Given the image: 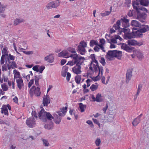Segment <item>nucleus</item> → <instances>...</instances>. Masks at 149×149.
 <instances>
[{"mask_svg":"<svg viewBox=\"0 0 149 149\" xmlns=\"http://www.w3.org/2000/svg\"><path fill=\"white\" fill-rule=\"evenodd\" d=\"M136 40H129L127 41L128 44L129 45H135Z\"/></svg>","mask_w":149,"mask_h":149,"instance_id":"f704fd0d","label":"nucleus"},{"mask_svg":"<svg viewBox=\"0 0 149 149\" xmlns=\"http://www.w3.org/2000/svg\"><path fill=\"white\" fill-rule=\"evenodd\" d=\"M56 117L55 118H54V121L55 123L57 124H58L60 123L61 120V117L58 116L56 114Z\"/></svg>","mask_w":149,"mask_h":149,"instance_id":"393cba45","label":"nucleus"},{"mask_svg":"<svg viewBox=\"0 0 149 149\" xmlns=\"http://www.w3.org/2000/svg\"><path fill=\"white\" fill-rule=\"evenodd\" d=\"M140 6V0H136L134 2H132V6L134 10L138 11V10H142L145 11L146 13L148 12V10L146 8L141 7Z\"/></svg>","mask_w":149,"mask_h":149,"instance_id":"39448f33","label":"nucleus"},{"mask_svg":"<svg viewBox=\"0 0 149 149\" xmlns=\"http://www.w3.org/2000/svg\"><path fill=\"white\" fill-rule=\"evenodd\" d=\"M137 14V11L135 10H130L127 14V15L130 17H132L136 18Z\"/></svg>","mask_w":149,"mask_h":149,"instance_id":"f3484780","label":"nucleus"},{"mask_svg":"<svg viewBox=\"0 0 149 149\" xmlns=\"http://www.w3.org/2000/svg\"><path fill=\"white\" fill-rule=\"evenodd\" d=\"M45 67L44 66H41L39 68V72L40 73H42L43 70L45 69Z\"/></svg>","mask_w":149,"mask_h":149,"instance_id":"5fc2aeb1","label":"nucleus"},{"mask_svg":"<svg viewBox=\"0 0 149 149\" xmlns=\"http://www.w3.org/2000/svg\"><path fill=\"white\" fill-rule=\"evenodd\" d=\"M100 62L102 64L103 66H104L106 64L105 59L103 57H101Z\"/></svg>","mask_w":149,"mask_h":149,"instance_id":"37998d69","label":"nucleus"},{"mask_svg":"<svg viewBox=\"0 0 149 149\" xmlns=\"http://www.w3.org/2000/svg\"><path fill=\"white\" fill-rule=\"evenodd\" d=\"M132 30L133 32L134 35V38H138L142 37L143 36L142 33L140 31L139 29L137 30L136 28H133L132 29Z\"/></svg>","mask_w":149,"mask_h":149,"instance_id":"f8f14e48","label":"nucleus"},{"mask_svg":"<svg viewBox=\"0 0 149 149\" xmlns=\"http://www.w3.org/2000/svg\"><path fill=\"white\" fill-rule=\"evenodd\" d=\"M84 61H79L76 64V65L72 69V71L73 72L77 74H81V65H82Z\"/></svg>","mask_w":149,"mask_h":149,"instance_id":"423d86ee","label":"nucleus"},{"mask_svg":"<svg viewBox=\"0 0 149 149\" xmlns=\"http://www.w3.org/2000/svg\"><path fill=\"white\" fill-rule=\"evenodd\" d=\"M116 51V50H109L108 52L107 53V55H106V58L107 56H108L109 57H107V58L109 60H111V58H113L115 57L116 54L115 52Z\"/></svg>","mask_w":149,"mask_h":149,"instance_id":"2eb2a0df","label":"nucleus"},{"mask_svg":"<svg viewBox=\"0 0 149 149\" xmlns=\"http://www.w3.org/2000/svg\"><path fill=\"white\" fill-rule=\"evenodd\" d=\"M39 67V66L38 65H36L33 67L32 69L34 71L36 72H38L39 71L38 68Z\"/></svg>","mask_w":149,"mask_h":149,"instance_id":"49530a36","label":"nucleus"},{"mask_svg":"<svg viewBox=\"0 0 149 149\" xmlns=\"http://www.w3.org/2000/svg\"><path fill=\"white\" fill-rule=\"evenodd\" d=\"M8 47H5L2 51V53L3 54H8L7 53Z\"/></svg>","mask_w":149,"mask_h":149,"instance_id":"de8ad7c7","label":"nucleus"},{"mask_svg":"<svg viewBox=\"0 0 149 149\" xmlns=\"http://www.w3.org/2000/svg\"><path fill=\"white\" fill-rule=\"evenodd\" d=\"M136 54L138 58L139 59H141L143 58V56L142 52L140 51L136 52Z\"/></svg>","mask_w":149,"mask_h":149,"instance_id":"cd10ccee","label":"nucleus"},{"mask_svg":"<svg viewBox=\"0 0 149 149\" xmlns=\"http://www.w3.org/2000/svg\"><path fill=\"white\" fill-rule=\"evenodd\" d=\"M49 58L48 62L49 63H52L53 62L54 57L52 55H49Z\"/></svg>","mask_w":149,"mask_h":149,"instance_id":"ea45409f","label":"nucleus"},{"mask_svg":"<svg viewBox=\"0 0 149 149\" xmlns=\"http://www.w3.org/2000/svg\"><path fill=\"white\" fill-rule=\"evenodd\" d=\"M13 72V73L17 76V77H19L20 75V72H17L16 70H14Z\"/></svg>","mask_w":149,"mask_h":149,"instance_id":"680f3d73","label":"nucleus"},{"mask_svg":"<svg viewBox=\"0 0 149 149\" xmlns=\"http://www.w3.org/2000/svg\"><path fill=\"white\" fill-rule=\"evenodd\" d=\"M68 109V107H63L62 108L61 111L63 113L65 114L67 112Z\"/></svg>","mask_w":149,"mask_h":149,"instance_id":"603ef678","label":"nucleus"},{"mask_svg":"<svg viewBox=\"0 0 149 149\" xmlns=\"http://www.w3.org/2000/svg\"><path fill=\"white\" fill-rule=\"evenodd\" d=\"M98 88V85H96L95 84H92L90 87V89L91 90L93 91L97 90Z\"/></svg>","mask_w":149,"mask_h":149,"instance_id":"c9c22d12","label":"nucleus"},{"mask_svg":"<svg viewBox=\"0 0 149 149\" xmlns=\"http://www.w3.org/2000/svg\"><path fill=\"white\" fill-rule=\"evenodd\" d=\"M132 75V70L130 69L128 70L126 74L125 82L126 84L128 83L130 80Z\"/></svg>","mask_w":149,"mask_h":149,"instance_id":"ddd939ff","label":"nucleus"},{"mask_svg":"<svg viewBox=\"0 0 149 149\" xmlns=\"http://www.w3.org/2000/svg\"><path fill=\"white\" fill-rule=\"evenodd\" d=\"M59 5V3L53 1L48 3L46 5V7L48 9H51L53 8H56Z\"/></svg>","mask_w":149,"mask_h":149,"instance_id":"1a4fd4ad","label":"nucleus"},{"mask_svg":"<svg viewBox=\"0 0 149 149\" xmlns=\"http://www.w3.org/2000/svg\"><path fill=\"white\" fill-rule=\"evenodd\" d=\"M9 58L11 60H12L13 61V60L15 59V56L13 55H12L10 54H8V56Z\"/></svg>","mask_w":149,"mask_h":149,"instance_id":"e2e57ef3","label":"nucleus"},{"mask_svg":"<svg viewBox=\"0 0 149 149\" xmlns=\"http://www.w3.org/2000/svg\"><path fill=\"white\" fill-rule=\"evenodd\" d=\"M6 7L2 5H1L0 7V14L1 13H4Z\"/></svg>","mask_w":149,"mask_h":149,"instance_id":"4c0bfd02","label":"nucleus"},{"mask_svg":"<svg viewBox=\"0 0 149 149\" xmlns=\"http://www.w3.org/2000/svg\"><path fill=\"white\" fill-rule=\"evenodd\" d=\"M1 88L3 91H7L8 88V86L5 84H3L1 85Z\"/></svg>","mask_w":149,"mask_h":149,"instance_id":"79ce46f5","label":"nucleus"},{"mask_svg":"<svg viewBox=\"0 0 149 149\" xmlns=\"http://www.w3.org/2000/svg\"><path fill=\"white\" fill-rule=\"evenodd\" d=\"M50 99H47V98H43L42 104L44 107H47L48 104L50 102Z\"/></svg>","mask_w":149,"mask_h":149,"instance_id":"4be33fe9","label":"nucleus"},{"mask_svg":"<svg viewBox=\"0 0 149 149\" xmlns=\"http://www.w3.org/2000/svg\"><path fill=\"white\" fill-rule=\"evenodd\" d=\"M70 57L72 58L73 60L71 61H68L67 64V65H70L71 66H72L75 64H77L78 62L81 60H85V58L84 57L80 56L79 57L78 55L77 54H72L70 55Z\"/></svg>","mask_w":149,"mask_h":149,"instance_id":"f03ea898","label":"nucleus"},{"mask_svg":"<svg viewBox=\"0 0 149 149\" xmlns=\"http://www.w3.org/2000/svg\"><path fill=\"white\" fill-rule=\"evenodd\" d=\"M41 110L38 113L39 118L44 122H47L44 124V128L48 130H50L53 128L54 123L52 121L54 117L49 112H46L42 106L40 107Z\"/></svg>","mask_w":149,"mask_h":149,"instance_id":"f257e3e1","label":"nucleus"},{"mask_svg":"<svg viewBox=\"0 0 149 149\" xmlns=\"http://www.w3.org/2000/svg\"><path fill=\"white\" fill-rule=\"evenodd\" d=\"M93 72L96 73L98 71V68L95 65V64H93Z\"/></svg>","mask_w":149,"mask_h":149,"instance_id":"3c124183","label":"nucleus"},{"mask_svg":"<svg viewBox=\"0 0 149 149\" xmlns=\"http://www.w3.org/2000/svg\"><path fill=\"white\" fill-rule=\"evenodd\" d=\"M71 76V75L70 73L69 72H67L66 79L68 81H70Z\"/></svg>","mask_w":149,"mask_h":149,"instance_id":"13d9d810","label":"nucleus"},{"mask_svg":"<svg viewBox=\"0 0 149 149\" xmlns=\"http://www.w3.org/2000/svg\"><path fill=\"white\" fill-rule=\"evenodd\" d=\"M24 20L22 19H17L15 20L14 22V25L16 26L18 25L19 23L23 22Z\"/></svg>","mask_w":149,"mask_h":149,"instance_id":"7c9ffc66","label":"nucleus"},{"mask_svg":"<svg viewBox=\"0 0 149 149\" xmlns=\"http://www.w3.org/2000/svg\"><path fill=\"white\" fill-rule=\"evenodd\" d=\"M86 123L88 124L91 127H94V125L92 121L90 120H88L86 121Z\"/></svg>","mask_w":149,"mask_h":149,"instance_id":"6e6d98bb","label":"nucleus"},{"mask_svg":"<svg viewBox=\"0 0 149 149\" xmlns=\"http://www.w3.org/2000/svg\"><path fill=\"white\" fill-rule=\"evenodd\" d=\"M101 143V140L100 139L97 138L96 139L95 142V144L96 146H99L100 143Z\"/></svg>","mask_w":149,"mask_h":149,"instance_id":"a18cd8bd","label":"nucleus"},{"mask_svg":"<svg viewBox=\"0 0 149 149\" xmlns=\"http://www.w3.org/2000/svg\"><path fill=\"white\" fill-rule=\"evenodd\" d=\"M105 40L104 38H102L100 40V42L101 43L100 45H104L105 43Z\"/></svg>","mask_w":149,"mask_h":149,"instance_id":"338daca9","label":"nucleus"},{"mask_svg":"<svg viewBox=\"0 0 149 149\" xmlns=\"http://www.w3.org/2000/svg\"><path fill=\"white\" fill-rule=\"evenodd\" d=\"M101 94L98 93L96 95V102H102V100L101 98Z\"/></svg>","mask_w":149,"mask_h":149,"instance_id":"473e14b6","label":"nucleus"},{"mask_svg":"<svg viewBox=\"0 0 149 149\" xmlns=\"http://www.w3.org/2000/svg\"><path fill=\"white\" fill-rule=\"evenodd\" d=\"M141 27H139L141 28L139 29L142 33L149 31V26L148 25L141 24Z\"/></svg>","mask_w":149,"mask_h":149,"instance_id":"dca6fc26","label":"nucleus"},{"mask_svg":"<svg viewBox=\"0 0 149 149\" xmlns=\"http://www.w3.org/2000/svg\"><path fill=\"white\" fill-rule=\"evenodd\" d=\"M79 105L80 111L81 112H84L85 111V109L86 108V105L83 104L82 103H79Z\"/></svg>","mask_w":149,"mask_h":149,"instance_id":"a878e982","label":"nucleus"},{"mask_svg":"<svg viewBox=\"0 0 149 149\" xmlns=\"http://www.w3.org/2000/svg\"><path fill=\"white\" fill-rule=\"evenodd\" d=\"M110 14V12H109L107 11H106L105 12L101 13V16L102 17H105L108 15Z\"/></svg>","mask_w":149,"mask_h":149,"instance_id":"c03bdc74","label":"nucleus"},{"mask_svg":"<svg viewBox=\"0 0 149 149\" xmlns=\"http://www.w3.org/2000/svg\"><path fill=\"white\" fill-rule=\"evenodd\" d=\"M143 86L142 84H140L138 85L137 91L136 94L135 95L134 99H136L141 91Z\"/></svg>","mask_w":149,"mask_h":149,"instance_id":"412c9836","label":"nucleus"},{"mask_svg":"<svg viewBox=\"0 0 149 149\" xmlns=\"http://www.w3.org/2000/svg\"><path fill=\"white\" fill-rule=\"evenodd\" d=\"M34 77H35V84L36 86H38L39 85V79L37 78V77L36 75Z\"/></svg>","mask_w":149,"mask_h":149,"instance_id":"8fccbe9b","label":"nucleus"},{"mask_svg":"<svg viewBox=\"0 0 149 149\" xmlns=\"http://www.w3.org/2000/svg\"><path fill=\"white\" fill-rule=\"evenodd\" d=\"M99 44L98 42L96 40H92L90 41V45L91 47H93L94 45H95L98 46Z\"/></svg>","mask_w":149,"mask_h":149,"instance_id":"2f4dec72","label":"nucleus"},{"mask_svg":"<svg viewBox=\"0 0 149 149\" xmlns=\"http://www.w3.org/2000/svg\"><path fill=\"white\" fill-rule=\"evenodd\" d=\"M100 74H99V73H98V75L95 77H92L91 76V78L93 80V81H97L99 80L100 79L98 78V77L99 76Z\"/></svg>","mask_w":149,"mask_h":149,"instance_id":"09e8293b","label":"nucleus"},{"mask_svg":"<svg viewBox=\"0 0 149 149\" xmlns=\"http://www.w3.org/2000/svg\"><path fill=\"white\" fill-rule=\"evenodd\" d=\"M141 24L139 22L135 20H132L131 22V25L132 26L138 27L139 28L140 27H141Z\"/></svg>","mask_w":149,"mask_h":149,"instance_id":"aec40b11","label":"nucleus"},{"mask_svg":"<svg viewBox=\"0 0 149 149\" xmlns=\"http://www.w3.org/2000/svg\"><path fill=\"white\" fill-rule=\"evenodd\" d=\"M87 45L86 42L84 40L81 41L79 42V45L77 47V51L82 55H85L86 52L85 48L86 47Z\"/></svg>","mask_w":149,"mask_h":149,"instance_id":"7ed1b4c3","label":"nucleus"},{"mask_svg":"<svg viewBox=\"0 0 149 149\" xmlns=\"http://www.w3.org/2000/svg\"><path fill=\"white\" fill-rule=\"evenodd\" d=\"M93 120L94 123L96 124L99 127L100 126V124L96 119L93 118Z\"/></svg>","mask_w":149,"mask_h":149,"instance_id":"052dcab7","label":"nucleus"},{"mask_svg":"<svg viewBox=\"0 0 149 149\" xmlns=\"http://www.w3.org/2000/svg\"><path fill=\"white\" fill-rule=\"evenodd\" d=\"M58 56L59 57H62L63 58H68L70 57V55H69L67 51L63 50L58 54Z\"/></svg>","mask_w":149,"mask_h":149,"instance_id":"4468645a","label":"nucleus"},{"mask_svg":"<svg viewBox=\"0 0 149 149\" xmlns=\"http://www.w3.org/2000/svg\"><path fill=\"white\" fill-rule=\"evenodd\" d=\"M95 65L97 67L99 72V74H100V73H101V75L102 76L103 74V67L102 66L100 67L99 66L98 62H97V63H96V65Z\"/></svg>","mask_w":149,"mask_h":149,"instance_id":"c756f323","label":"nucleus"},{"mask_svg":"<svg viewBox=\"0 0 149 149\" xmlns=\"http://www.w3.org/2000/svg\"><path fill=\"white\" fill-rule=\"evenodd\" d=\"M10 65H12V67H13L14 68H17V65L16 64L15 62L14 61H12L11 62V64Z\"/></svg>","mask_w":149,"mask_h":149,"instance_id":"bf43d9fd","label":"nucleus"},{"mask_svg":"<svg viewBox=\"0 0 149 149\" xmlns=\"http://www.w3.org/2000/svg\"><path fill=\"white\" fill-rule=\"evenodd\" d=\"M31 115H32V116L31 117H34L36 118H37V113L35 111H32L31 113Z\"/></svg>","mask_w":149,"mask_h":149,"instance_id":"0e129e2a","label":"nucleus"},{"mask_svg":"<svg viewBox=\"0 0 149 149\" xmlns=\"http://www.w3.org/2000/svg\"><path fill=\"white\" fill-rule=\"evenodd\" d=\"M75 80L77 84H79L81 80V76L80 75H77L75 77Z\"/></svg>","mask_w":149,"mask_h":149,"instance_id":"72a5a7b5","label":"nucleus"},{"mask_svg":"<svg viewBox=\"0 0 149 149\" xmlns=\"http://www.w3.org/2000/svg\"><path fill=\"white\" fill-rule=\"evenodd\" d=\"M2 69L3 71H7V69L6 65L5 64L3 65L2 66Z\"/></svg>","mask_w":149,"mask_h":149,"instance_id":"774afa93","label":"nucleus"},{"mask_svg":"<svg viewBox=\"0 0 149 149\" xmlns=\"http://www.w3.org/2000/svg\"><path fill=\"white\" fill-rule=\"evenodd\" d=\"M98 46L100 48V49H102L103 52H106V51L104 49V48L103 45H100L99 44V45H98Z\"/></svg>","mask_w":149,"mask_h":149,"instance_id":"69168bd1","label":"nucleus"},{"mask_svg":"<svg viewBox=\"0 0 149 149\" xmlns=\"http://www.w3.org/2000/svg\"><path fill=\"white\" fill-rule=\"evenodd\" d=\"M120 44L122 45L121 48L122 49L128 52H131L134 49V48L133 47H130L124 43H121Z\"/></svg>","mask_w":149,"mask_h":149,"instance_id":"9b49d317","label":"nucleus"},{"mask_svg":"<svg viewBox=\"0 0 149 149\" xmlns=\"http://www.w3.org/2000/svg\"><path fill=\"white\" fill-rule=\"evenodd\" d=\"M134 38V35L133 31L131 32L130 31V32H128L126 34L124 35V38L126 40L131 39Z\"/></svg>","mask_w":149,"mask_h":149,"instance_id":"a211bd4d","label":"nucleus"},{"mask_svg":"<svg viewBox=\"0 0 149 149\" xmlns=\"http://www.w3.org/2000/svg\"><path fill=\"white\" fill-rule=\"evenodd\" d=\"M1 111H8L6 105H3L1 108Z\"/></svg>","mask_w":149,"mask_h":149,"instance_id":"4d7b16f0","label":"nucleus"},{"mask_svg":"<svg viewBox=\"0 0 149 149\" xmlns=\"http://www.w3.org/2000/svg\"><path fill=\"white\" fill-rule=\"evenodd\" d=\"M34 79H32L30 80V81L29 82L28 84V87L30 88L32 85L33 84Z\"/></svg>","mask_w":149,"mask_h":149,"instance_id":"864d4df0","label":"nucleus"},{"mask_svg":"<svg viewBox=\"0 0 149 149\" xmlns=\"http://www.w3.org/2000/svg\"><path fill=\"white\" fill-rule=\"evenodd\" d=\"M121 29L122 32L124 33V34H126L128 32H130V29L129 28L125 29L124 28H121Z\"/></svg>","mask_w":149,"mask_h":149,"instance_id":"a19ab883","label":"nucleus"},{"mask_svg":"<svg viewBox=\"0 0 149 149\" xmlns=\"http://www.w3.org/2000/svg\"><path fill=\"white\" fill-rule=\"evenodd\" d=\"M140 3L141 6H148L149 3L148 0H140Z\"/></svg>","mask_w":149,"mask_h":149,"instance_id":"bb28decb","label":"nucleus"},{"mask_svg":"<svg viewBox=\"0 0 149 149\" xmlns=\"http://www.w3.org/2000/svg\"><path fill=\"white\" fill-rule=\"evenodd\" d=\"M26 123L28 127L32 128L36 124V120L34 117H30L27 119Z\"/></svg>","mask_w":149,"mask_h":149,"instance_id":"6e6552de","label":"nucleus"},{"mask_svg":"<svg viewBox=\"0 0 149 149\" xmlns=\"http://www.w3.org/2000/svg\"><path fill=\"white\" fill-rule=\"evenodd\" d=\"M16 81L19 90H21L22 88V86L24 85L23 79H16Z\"/></svg>","mask_w":149,"mask_h":149,"instance_id":"6ab92c4d","label":"nucleus"},{"mask_svg":"<svg viewBox=\"0 0 149 149\" xmlns=\"http://www.w3.org/2000/svg\"><path fill=\"white\" fill-rule=\"evenodd\" d=\"M42 141H43V145L44 146H49V144L47 140L42 139Z\"/></svg>","mask_w":149,"mask_h":149,"instance_id":"e433bc0d","label":"nucleus"},{"mask_svg":"<svg viewBox=\"0 0 149 149\" xmlns=\"http://www.w3.org/2000/svg\"><path fill=\"white\" fill-rule=\"evenodd\" d=\"M95 65L97 67L99 72V74H100V73H101V75L102 76L103 74V67L102 66L100 67L99 66L98 62H97V63H96V65Z\"/></svg>","mask_w":149,"mask_h":149,"instance_id":"c85d7f7f","label":"nucleus"},{"mask_svg":"<svg viewBox=\"0 0 149 149\" xmlns=\"http://www.w3.org/2000/svg\"><path fill=\"white\" fill-rule=\"evenodd\" d=\"M29 94L31 97H32L33 95L34 94L36 96H40L41 94V92L40 91V88L38 87L36 88L34 86H32L30 90Z\"/></svg>","mask_w":149,"mask_h":149,"instance_id":"0eeeda50","label":"nucleus"},{"mask_svg":"<svg viewBox=\"0 0 149 149\" xmlns=\"http://www.w3.org/2000/svg\"><path fill=\"white\" fill-rule=\"evenodd\" d=\"M67 50L69 52H71V53H75L76 52V51L75 50V49L73 47H69V48H68Z\"/></svg>","mask_w":149,"mask_h":149,"instance_id":"58836bf2","label":"nucleus"},{"mask_svg":"<svg viewBox=\"0 0 149 149\" xmlns=\"http://www.w3.org/2000/svg\"><path fill=\"white\" fill-rule=\"evenodd\" d=\"M115 53H116V54L115 55V57L118 59H121V57L122 56V52L116 50Z\"/></svg>","mask_w":149,"mask_h":149,"instance_id":"5701e85b","label":"nucleus"},{"mask_svg":"<svg viewBox=\"0 0 149 149\" xmlns=\"http://www.w3.org/2000/svg\"><path fill=\"white\" fill-rule=\"evenodd\" d=\"M142 10L137 11V14L135 19H138L142 23L146 24L147 23L146 18L147 16V14L143 12H141Z\"/></svg>","mask_w":149,"mask_h":149,"instance_id":"20e7f679","label":"nucleus"},{"mask_svg":"<svg viewBox=\"0 0 149 149\" xmlns=\"http://www.w3.org/2000/svg\"><path fill=\"white\" fill-rule=\"evenodd\" d=\"M120 21L122 23V25L123 27L126 28L129 26V20L126 19V17H122L120 19Z\"/></svg>","mask_w":149,"mask_h":149,"instance_id":"9d476101","label":"nucleus"},{"mask_svg":"<svg viewBox=\"0 0 149 149\" xmlns=\"http://www.w3.org/2000/svg\"><path fill=\"white\" fill-rule=\"evenodd\" d=\"M141 119L137 117L135 118L132 122V123L133 126H136L140 123Z\"/></svg>","mask_w":149,"mask_h":149,"instance_id":"b1692460","label":"nucleus"}]
</instances>
